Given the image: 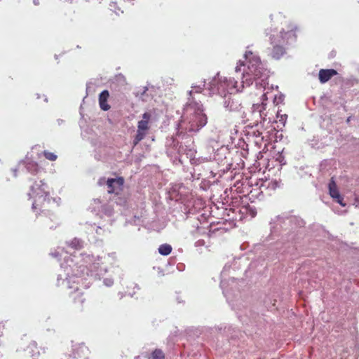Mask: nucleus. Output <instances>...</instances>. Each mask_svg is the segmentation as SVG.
<instances>
[{
    "instance_id": "1",
    "label": "nucleus",
    "mask_w": 359,
    "mask_h": 359,
    "mask_svg": "<svg viewBox=\"0 0 359 359\" xmlns=\"http://www.w3.org/2000/svg\"><path fill=\"white\" fill-rule=\"evenodd\" d=\"M29 195L34 198L32 209L36 217H45L41 222L50 229L57 226L56 216L53 213L55 207V200L50 196L48 185L42 180L34 182L31 186Z\"/></svg>"
},
{
    "instance_id": "2",
    "label": "nucleus",
    "mask_w": 359,
    "mask_h": 359,
    "mask_svg": "<svg viewBox=\"0 0 359 359\" xmlns=\"http://www.w3.org/2000/svg\"><path fill=\"white\" fill-rule=\"evenodd\" d=\"M297 27L292 25H287L286 30L283 28V30L277 34H272L271 29H266V35H270L271 43L273 45L271 51V56L276 60L280 59L285 53V49L283 47L285 43H287L290 39L296 38V32Z\"/></svg>"
},
{
    "instance_id": "3",
    "label": "nucleus",
    "mask_w": 359,
    "mask_h": 359,
    "mask_svg": "<svg viewBox=\"0 0 359 359\" xmlns=\"http://www.w3.org/2000/svg\"><path fill=\"white\" fill-rule=\"evenodd\" d=\"M245 57L247 67L243 73V83L250 86L255 80L266 76V69L264 68L259 56L251 50H247Z\"/></svg>"
},
{
    "instance_id": "4",
    "label": "nucleus",
    "mask_w": 359,
    "mask_h": 359,
    "mask_svg": "<svg viewBox=\"0 0 359 359\" xmlns=\"http://www.w3.org/2000/svg\"><path fill=\"white\" fill-rule=\"evenodd\" d=\"M142 120L137 122V130L136 135L134 137L133 144V147L137 146L147 135L150 129V120L151 115L149 112H145L142 116Z\"/></svg>"
},
{
    "instance_id": "5",
    "label": "nucleus",
    "mask_w": 359,
    "mask_h": 359,
    "mask_svg": "<svg viewBox=\"0 0 359 359\" xmlns=\"http://www.w3.org/2000/svg\"><path fill=\"white\" fill-rule=\"evenodd\" d=\"M189 123V131H198L207 123V116L203 111L198 109L190 116Z\"/></svg>"
},
{
    "instance_id": "6",
    "label": "nucleus",
    "mask_w": 359,
    "mask_h": 359,
    "mask_svg": "<svg viewBox=\"0 0 359 359\" xmlns=\"http://www.w3.org/2000/svg\"><path fill=\"white\" fill-rule=\"evenodd\" d=\"M107 192L118 195L123 189L124 179L122 177L117 178H109L106 181Z\"/></svg>"
},
{
    "instance_id": "7",
    "label": "nucleus",
    "mask_w": 359,
    "mask_h": 359,
    "mask_svg": "<svg viewBox=\"0 0 359 359\" xmlns=\"http://www.w3.org/2000/svg\"><path fill=\"white\" fill-rule=\"evenodd\" d=\"M88 348L83 344H75L72 346V353L70 359H88Z\"/></svg>"
},
{
    "instance_id": "8",
    "label": "nucleus",
    "mask_w": 359,
    "mask_h": 359,
    "mask_svg": "<svg viewBox=\"0 0 359 359\" xmlns=\"http://www.w3.org/2000/svg\"><path fill=\"white\" fill-rule=\"evenodd\" d=\"M223 88V91H226L227 93H231L233 91H239V87L238 86V82L234 80V79H227L226 77L223 78V79H220V83L218 86V89Z\"/></svg>"
},
{
    "instance_id": "9",
    "label": "nucleus",
    "mask_w": 359,
    "mask_h": 359,
    "mask_svg": "<svg viewBox=\"0 0 359 359\" xmlns=\"http://www.w3.org/2000/svg\"><path fill=\"white\" fill-rule=\"evenodd\" d=\"M224 106L226 110L231 112L240 113L243 109L240 100L231 96L226 97Z\"/></svg>"
},
{
    "instance_id": "10",
    "label": "nucleus",
    "mask_w": 359,
    "mask_h": 359,
    "mask_svg": "<svg viewBox=\"0 0 359 359\" xmlns=\"http://www.w3.org/2000/svg\"><path fill=\"white\" fill-rule=\"evenodd\" d=\"M329 194L330 196L334 198L339 205L342 207L346 206V203H344V198L339 194V191L337 189V186L336 182L334 180V178L332 177L330 183H329Z\"/></svg>"
},
{
    "instance_id": "11",
    "label": "nucleus",
    "mask_w": 359,
    "mask_h": 359,
    "mask_svg": "<svg viewBox=\"0 0 359 359\" xmlns=\"http://www.w3.org/2000/svg\"><path fill=\"white\" fill-rule=\"evenodd\" d=\"M27 355L32 358V359H37L40 355L39 348L36 341L30 340L25 349Z\"/></svg>"
},
{
    "instance_id": "12",
    "label": "nucleus",
    "mask_w": 359,
    "mask_h": 359,
    "mask_svg": "<svg viewBox=\"0 0 359 359\" xmlns=\"http://www.w3.org/2000/svg\"><path fill=\"white\" fill-rule=\"evenodd\" d=\"M337 74V72L333 69H321L319 71L318 76L319 81L321 83L327 82L332 76Z\"/></svg>"
},
{
    "instance_id": "13",
    "label": "nucleus",
    "mask_w": 359,
    "mask_h": 359,
    "mask_svg": "<svg viewBox=\"0 0 359 359\" xmlns=\"http://www.w3.org/2000/svg\"><path fill=\"white\" fill-rule=\"evenodd\" d=\"M109 97V93L107 90H104L99 95V105L102 110L108 111L111 107L107 104V100Z\"/></svg>"
},
{
    "instance_id": "14",
    "label": "nucleus",
    "mask_w": 359,
    "mask_h": 359,
    "mask_svg": "<svg viewBox=\"0 0 359 359\" xmlns=\"http://www.w3.org/2000/svg\"><path fill=\"white\" fill-rule=\"evenodd\" d=\"M172 250V248L170 245L165 243L159 246L158 252L162 255L167 256L171 253Z\"/></svg>"
},
{
    "instance_id": "15",
    "label": "nucleus",
    "mask_w": 359,
    "mask_h": 359,
    "mask_svg": "<svg viewBox=\"0 0 359 359\" xmlns=\"http://www.w3.org/2000/svg\"><path fill=\"white\" fill-rule=\"evenodd\" d=\"M149 359H165V354L161 349H155Z\"/></svg>"
},
{
    "instance_id": "16",
    "label": "nucleus",
    "mask_w": 359,
    "mask_h": 359,
    "mask_svg": "<svg viewBox=\"0 0 359 359\" xmlns=\"http://www.w3.org/2000/svg\"><path fill=\"white\" fill-rule=\"evenodd\" d=\"M27 169L29 172L36 174L39 172V167L36 163L29 162L27 164Z\"/></svg>"
},
{
    "instance_id": "17",
    "label": "nucleus",
    "mask_w": 359,
    "mask_h": 359,
    "mask_svg": "<svg viewBox=\"0 0 359 359\" xmlns=\"http://www.w3.org/2000/svg\"><path fill=\"white\" fill-rule=\"evenodd\" d=\"M43 156L46 159L51 161H55L57 158L56 154H55L54 153L48 151H43Z\"/></svg>"
},
{
    "instance_id": "18",
    "label": "nucleus",
    "mask_w": 359,
    "mask_h": 359,
    "mask_svg": "<svg viewBox=\"0 0 359 359\" xmlns=\"http://www.w3.org/2000/svg\"><path fill=\"white\" fill-rule=\"evenodd\" d=\"M243 66H244V64L243 62H239L236 67V72H241V67Z\"/></svg>"
},
{
    "instance_id": "19",
    "label": "nucleus",
    "mask_w": 359,
    "mask_h": 359,
    "mask_svg": "<svg viewBox=\"0 0 359 359\" xmlns=\"http://www.w3.org/2000/svg\"><path fill=\"white\" fill-rule=\"evenodd\" d=\"M104 182H105V179L104 178H101L98 181V184L100 185H102Z\"/></svg>"
},
{
    "instance_id": "20",
    "label": "nucleus",
    "mask_w": 359,
    "mask_h": 359,
    "mask_svg": "<svg viewBox=\"0 0 359 359\" xmlns=\"http://www.w3.org/2000/svg\"><path fill=\"white\" fill-rule=\"evenodd\" d=\"M17 171H18V170H17V169H13V175H14L15 177H17Z\"/></svg>"
},
{
    "instance_id": "21",
    "label": "nucleus",
    "mask_w": 359,
    "mask_h": 359,
    "mask_svg": "<svg viewBox=\"0 0 359 359\" xmlns=\"http://www.w3.org/2000/svg\"><path fill=\"white\" fill-rule=\"evenodd\" d=\"M80 295H81V296H80V298H82V297H83L82 293H80Z\"/></svg>"
},
{
    "instance_id": "22",
    "label": "nucleus",
    "mask_w": 359,
    "mask_h": 359,
    "mask_svg": "<svg viewBox=\"0 0 359 359\" xmlns=\"http://www.w3.org/2000/svg\"><path fill=\"white\" fill-rule=\"evenodd\" d=\"M80 295H81V296H80V298H82V297H83L82 293H80Z\"/></svg>"
},
{
    "instance_id": "23",
    "label": "nucleus",
    "mask_w": 359,
    "mask_h": 359,
    "mask_svg": "<svg viewBox=\"0 0 359 359\" xmlns=\"http://www.w3.org/2000/svg\"><path fill=\"white\" fill-rule=\"evenodd\" d=\"M80 295H81V296H80V298H82V297H83L82 293H80Z\"/></svg>"
},
{
    "instance_id": "24",
    "label": "nucleus",
    "mask_w": 359,
    "mask_h": 359,
    "mask_svg": "<svg viewBox=\"0 0 359 359\" xmlns=\"http://www.w3.org/2000/svg\"><path fill=\"white\" fill-rule=\"evenodd\" d=\"M349 121H350V118H348L347 122H349Z\"/></svg>"
},
{
    "instance_id": "25",
    "label": "nucleus",
    "mask_w": 359,
    "mask_h": 359,
    "mask_svg": "<svg viewBox=\"0 0 359 359\" xmlns=\"http://www.w3.org/2000/svg\"><path fill=\"white\" fill-rule=\"evenodd\" d=\"M81 303H83V302H84V299H82L81 300Z\"/></svg>"
}]
</instances>
